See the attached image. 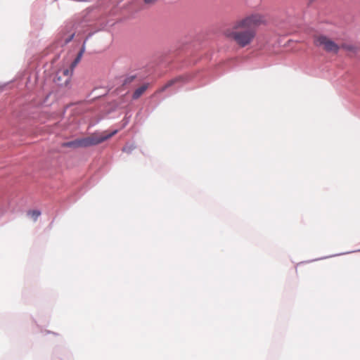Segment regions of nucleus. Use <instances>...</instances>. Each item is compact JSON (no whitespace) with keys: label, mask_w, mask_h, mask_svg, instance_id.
Wrapping results in <instances>:
<instances>
[{"label":"nucleus","mask_w":360,"mask_h":360,"mask_svg":"<svg viewBox=\"0 0 360 360\" xmlns=\"http://www.w3.org/2000/svg\"><path fill=\"white\" fill-rule=\"evenodd\" d=\"M267 22L265 15L253 13L236 20L223 32L224 37L238 47L245 48L252 44L257 34V27Z\"/></svg>","instance_id":"f257e3e1"},{"label":"nucleus","mask_w":360,"mask_h":360,"mask_svg":"<svg viewBox=\"0 0 360 360\" xmlns=\"http://www.w3.org/2000/svg\"><path fill=\"white\" fill-rule=\"evenodd\" d=\"M148 88V85L147 84H143L141 86H140L139 88H138L134 92V94H133V96L132 98L134 99H137L139 98L145 91Z\"/></svg>","instance_id":"423d86ee"},{"label":"nucleus","mask_w":360,"mask_h":360,"mask_svg":"<svg viewBox=\"0 0 360 360\" xmlns=\"http://www.w3.org/2000/svg\"><path fill=\"white\" fill-rule=\"evenodd\" d=\"M73 70L74 69H72V65H70V69H65L63 71V75H64V77H65V80H64V82L63 83H60V77H57V81L58 82V84L59 85H65V86H67L70 81V78H71V76L72 75V72H73Z\"/></svg>","instance_id":"20e7f679"},{"label":"nucleus","mask_w":360,"mask_h":360,"mask_svg":"<svg viewBox=\"0 0 360 360\" xmlns=\"http://www.w3.org/2000/svg\"><path fill=\"white\" fill-rule=\"evenodd\" d=\"M341 47L346 51L354 53H355L357 50V48L355 46L349 44H342Z\"/></svg>","instance_id":"6e6552de"},{"label":"nucleus","mask_w":360,"mask_h":360,"mask_svg":"<svg viewBox=\"0 0 360 360\" xmlns=\"http://www.w3.org/2000/svg\"><path fill=\"white\" fill-rule=\"evenodd\" d=\"M314 44L316 46L322 48L326 52L337 54L340 46L329 37L318 34L314 37Z\"/></svg>","instance_id":"7ed1b4c3"},{"label":"nucleus","mask_w":360,"mask_h":360,"mask_svg":"<svg viewBox=\"0 0 360 360\" xmlns=\"http://www.w3.org/2000/svg\"><path fill=\"white\" fill-rule=\"evenodd\" d=\"M158 0H143L145 4L146 5H154Z\"/></svg>","instance_id":"f8f14e48"},{"label":"nucleus","mask_w":360,"mask_h":360,"mask_svg":"<svg viewBox=\"0 0 360 360\" xmlns=\"http://www.w3.org/2000/svg\"><path fill=\"white\" fill-rule=\"evenodd\" d=\"M74 36H75V34L72 33L68 38L65 39L63 44H68L73 39Z\"/></svg>","instance_id":"9b49d317"},{"label":"nucleus","mask_w":360,"mask_h":360,"mask_svg":"<svg viewBox=\"0 0 360 360\" xmlns=\"http://www.w3.org/2000/svg\"><path fill=\"white\" fill-rule=\"evenodd\" d=\"M117 132V130H114L112 132L103 131L101 134H94L88 137L79 139V146L80 148H86L99 144L111 138Z\"/></svg>","instance_id":"f03ea898"},{"label":"nucleus","mask_w":360,"mask_h":360,"mask_svg":"<svg viewBox=\"0 0 360 360\" xmlns=\"http://www.w3.org/2000/svg\"><path fill=\"white\" fill-rule=\"evenodd\" d=\"M84 51H85V47H84V44L82 46V48L81 49L80 51L78 53L76 58L72 63V69H74L77 65V64L79 63V62L80 61V60L83 56V53H84Z\"/></svg>","instance_id":"0eeeda50"},{"label":"nucleus","mask_w":360,"mask_h":360,"mask_svg":"<svg viewBox=\"0 0 360 360\" xmlns=\"http://www.w3.org/2000/svg\"><path fill=\"white\" fill-rule=\"evenodd\" d=\"M61 146L72 148H80L79 139L68 142H64L61 144Z\"/></svg>","instance_id":"39448f33"},{"label":"nucleus","mask_w":360,"mask_h":360,"mask_svg":"<svg viewBox=\"0 0 360 360\" xmlns=\"http://www.w3.org/2000/svg\"><path fill=\"white\" fill-rule=\"evenodd\" d=\"M27 214L33 219L34 221H37V218L40 216L41 212L39 210H30Z\"/></svg>","instance_id":"1a4fd4ad"},{"label":"nucleus","mask_w":360,"mask_h":360,"mask_svg":"<svg viewBox=\"0 0 360 360\" xmlns=\"http://www.w3.org/2000/svg\"><path fill=\"white\" fill-rule=\"evenodd\" d=\"M179 79H172L170 81H169L165 86H164L161 91H164L165 89L171 86L172 85H173L175 82H176L177 81H179Z\"/></svg>","instance_id":"9d476101"}]
</instances>
